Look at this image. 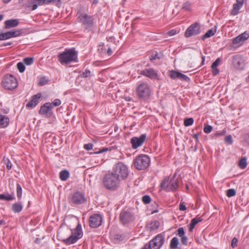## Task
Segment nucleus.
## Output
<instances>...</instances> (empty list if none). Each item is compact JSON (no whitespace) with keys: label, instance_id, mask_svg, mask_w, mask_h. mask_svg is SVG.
Wrapping results in <instances>:
<instances>
[{"label":"nucleus","instance_id":"obj_3","mask_svg":"<svg viewBox=\"0 0 249 249\" xmlns=\"http://www.w3.org/2000/svg\"><path fill=\"white\" fill-rule=\"evenodd\" d=\"M120 181L112 172L107 174L103 179L104 185L108 190H116L119 186Z\"/></svg>","mask_w":249,"mask_h":249},{"label":"nucleus","instance_id":"obj_27","mask_svg":"<svg viewBox=\"0 0 249 249\" xmlns=\"http://www.w3.org/2000/svg\"><path fill=\"white\" fill-rule=\"evenodd\" d=\"M15 199L13 194H0V200H5L7 201L13 200Z\"/></svg>","mask_w":249,"mask_h":249},{"label":"nucleus","instance_id":"obj_4","mask_svg":"<svg viewBox=\"0 0 249 249\" xmlns=\"http://www.w3.org/2000/svg\"><path fill=\"white\" fill-rule=\"evenodd\" d=\"M133 163L135 167L138 170H144L149 165L150 159L147 155H140L134 160Z\"/></svg>","mask_w":249,"mask_h":249},{"label":"nucleus","instance_id":"obj_42","mask_svg":"<svg viewBox=\"0 0 249 249\" xmlns=\"http://www.w3.org/2000/svg\"><path fill=\"white\" fill-rule=\"evenodd\" d=\"M243 42H244L243 40H242V39L241 38V37L238 36L232 39V43L233 44H237L242 43Z\"/></svg>","mask_w":249,"mask_h":249},{"label":"nucleus","instance_id":"obj_60","mask_svg":"<svg viewBox=\"0 0 249 249\" xmlns=\"http://www.w3.org/2000/svg\"><path fill=\"white\" fill-rule=\"evenodd\" d=\"M177 33V32L176 30H171L169 31H168L167 33V34L168 35H169V36H174L175 35H176Z\"/></svg>","mask_w":249,"mask_h":249},{"label":"nucleus","instance_id":"obj_33","mask_svg":"<svg viewBox=\"0 0 249 249\" xmlns=\"http://www.w3.org/2000/svg\"><path fill=\"white\" fill-rule=\"evenodd\" d=\"M17 195L18 199H20L22 197V188L20 185L18 184H17Z\"/></svg>","mask_w":249,"mask_h":249},{"label":"nucleus","instance_id":"obj_29","mask_svg":"<svg viewBox=\"0 0 249 249\" xmlns=\"http://www.w3.org/2000/svg\"><path fill=\"white\" fill-rule=\"evenodd\" d=\"M178 244V240L177 237H173L170 242V247L171 249H176Z\"/></svg>","mask_w":249,"mask_h":249},{"label":"nucleus","instance_id":"obj_12","mask_svg":"<svg viewBox=\"0 0 249 249\" xmlns=\"http://www.w3.org/2000/svg\"><path fill=\"white\" fill-rule=\"evenodd\" d=\"M102 221L103 217L100 214H93L89 218V226L91 228H97L102 224Z\"/></svg>","mask_w":249,"mask_h":249},{"label":"nucleus","instance_id":"obj_52","mask_svg":"<svg viewBox=\"0 0 249 249\" xmlns=\"http://www.w3.org/2000/svg\"><path fill=\"white\" fill-rule=\"evenodd\" d=\"M177 231H178V235L179 237L184 236V229L183 228H182V227L181 228H179L178 229Z\"/></svg>","mask_w":249,"mask_h":249},{"label":"nucleus","instance_id":"obj_32","mask_svg":"<svg viewBox=\"0 0 249 249\" xmlns=\"http://www.w3.org/2000/svg\"><path fill=\"white\" fill-rule=\"evenodd\" d=\"M34 61V57H26L23 59V62L26 65H32Z\"/></svg>","mask_w":249,"mask_h":249},{"label":"nucleus","instance_id":"obj_2","mask_svg":"<svg viewBox=\"0 0 249 249\" xmlns=\"http://www.w3.org/2000/svg\"><path fill=\"white\" fill-rule=\"evenodd\" d=\"M112 172L120 181L126 179L129 175L127 167L124 164L121 162L115 165Z\"/></svg>","mask_w":249,"mask_h":249},{"label":"nucleus","instance_id":"obj_35","mask_svg":"<svg viewBox=\"0 0 249 249\" xmlns=\"http://www.w3.org/2000/svg\"><path fill=\"white\" fill-rule=\"evenodd\" d=\"M247 165V160L246 158L241 159L239 163V166L241 169H245Z\"/></svg>","mask_w":249,"mask_h":249},{"label":"nucleus","instance_id":"obj_5","mask_svg":"<svg viewBox=\"0 0 249 249\" xmlns=\"http://www.w3.org/2000/svg\"><path fill=\"white\" fill-rule=\"evenodd\" d=\"M83 235L82 227L79 224L74 231H72L71 234L68 238L62 240L63 243L66 245H69L76 243L77 240L80 239Z\"/></svg>","mask_w":249,"mask_h":249},{"label":"nucleus","instance_id":"obj_17","mask_svg":"<svg viewBox=\"0 0 249 249\" xmlns=\"http://www.w3.org/2000/svg\"><path fill=\"white\" fill-rule=\"evenodd\" d=\"M170 76L173 79H179L182 81L188 82L190 78L186 75L182 74L178 71L172 70L170 71Z\"/></svg>","mask_w":249,"mask_h":249},{"label":"nucleus","instance_id":"obj_24","mask_svg":"<svg viewBox=\"0 0 249 249\" xmlns=\"http://www.w3.org/2000/svg\"><path fill=\"white\" fill-rule=\"evenodd\" d=\"M23 209V205L21 202H18L13 204L11 209L15 213H20Z\"/></svg>","mask_w":249,"mask_h":249},{"label":"nucleus","instance_id":"obj_64","mask_svg":"<svg viewBox=\"0 0 249 249\" xmlns=\"http://www.w3.org/2000/svg\"><path fill=\"white\" fill-rule=\"evenodd\" d=\"M142 249H151L150 245H148L147 244H146Z\"/></svg>","mask_w":249,"mask_h":249},{"label":"nucleus","instance_id":"obj_40","mask_svg":"<svg viewBox=\"0 0 249 249\" xmlns=\"http://www.w3.org/2000/svg\"><path fill=\"white\" fill-rule=\"evenodd\" d=\"M17 68L20 72H23L24 71L25 67L24 65L23 62H18L17 64Z\"/></svg>","mask_w":249,"mask_h":249},{"label":"nucleus","instance_id":"obj_21","mask_svg":"<svg viewBox=\"0 0 249 249\" xmlns=\"http://www.w3.org/2000/svg\"><path fill=\"white\" fill-rule=\"evenodd\" d=\"M141 73L151 79L156 78L158 77L157 73L152 69H146L142 71Z\"/></svg>","mask_w":249,"mask_h":249},{"label":"nucleus","instance_id":"obj_61","mask_svg":"<svg viewBox=\"0 0 249 249\" xmlns=\"http://www.w3.org/2000/svg\"><path fill=\"white\" fill-rule=\"evenodd\" d=\"M226 133V130L225 129H223L222 131L219 132L217 131L215 134V135L217 136H223Z\"/></svg>","mask_w":249,"mask_h":249},{"label":"nucleus","instance_id":"obj_57","mask_svg":"<svg viewBox=\"0 0 249 249\" xmlns=\"http://www.w3.org/2000/svg\"><path fill=\"white\" fill-rule=\"evenodd\" d=\"M84 147L85 149L87 150H90L93 148V144L92 143H89L88 144H85L84 146Z\"/></svg>","mask_w":249,"mask_h":249},{"label":"nucleus","instance_id":"obj_8","mask_svg":"<svg viewBox=\"0 0 249 249\" xmlns=\"http://www.w3.org/2000/svg\"><path fill=\"white\" fill-rule=\"evenodd\" d=\"M3 87L7 89L12 90L18 86L16 78L11 74L6 75L2 81Z\"/></svg>","mask_w":249,"mask_h":249},{"label":"nucleus","instance_id":"obj_22","mask_svg":"<svg viewBox=\"0 0 249 249\" xmlns=\"http://www.w3.org/2000/svg\"><path fill=\"white\" fill-rule=\"evenodd\" d=\"M18 20L17 19L7 20L4 22L5 28L6 29H10L15 27L18 25Z\"/></svg>","mask_w":249,"mask_h":249},{"label":"nucleus","instance_id":"obj_7","mask_svg":"<svg viewBox=\"0 0 249 249\" xmlns=\"http://www.w3.org/2000/svg\"><path fill=\"white\" fill-rule=\"evenodd\" d=\"M136 93L140 98H148L150 95V89L148 85L144 82L139 84L136 89Z\"/></svg>","mask_w":249,"mask_h":249},{"label":"nucleus","instance_id":"obj_30","mask_svg":"<svg viewBox=\"0 0 249 249\" xmlns=\"http://www.w3.org/2000/svg\"><path fill=\"white\" fill-rule=\"evenodd\" d=\"M10 38L12 37H17L19 36L21 34V31L19 30H11L9 31Z\"/></svg>","mask_w":249,"mask_h":249},{"label":"nucleus","instance_id":"obj_44","mask_svg":"<svg viewBox=\"0 0 249 249\" xmlns=\"http://www.w3.org/2000/svg\"><path fill=\"white\" fill-rule=\"evenodd\" d=\"M151 197L148 195H145L142 196V200L145 204H149L151 201Z\"/></svg>","mask_w":249,"mask_h":249},{"label":"nucleus","instance_id":"obj_39","mask_svg":"<svg viewBox=\"0 0 249 249\" xmlns=\"http://www.w3.org/2000/svg\"><path fill=\"white\" fill-rule=\"evenodd\" d=\"M227 196L229 197H231L235 196L236 191L234 189H230L227 191Z\"/></svg>","mask_w":249,"mask_h":249},{"label":"nucleus","instance_id":"obj_54","mask_svg":"<svg viewBox=\"0 0 249 249\" xmlns=\"http://www.w3.org/2000/svg\"><path fill=\"white\" fill-rule=\"evenodd\" d=\"M238 239L236 237H234L231 241V247L235 248L237 246Z\"/></svg>","mask_w":249,"mask_h":249},{"label":"nucleus","instance_id":"obj_63","mask_svg":"<svg viewBox=\"0 0 249 249\" xmlns=\"http://www.w3.org/2000/svg\"><path fill=\"white\" fill-rule=\"evenodd\" d=\"M195 227V225H194L193 224H192L191 223H190V224L189 225V231H193V230L194 229Z\"/></svg>","mask_w":249,"mask_h":249},{"label":"nucleus","instance_id":"obj_1","mask_svg":"<svg viewBox=\"0 0 249 249\" xmlns=\"http://www.w3.org/2000/svg\"><path fill=\"white\" fill-rule=\"evenodd\" d=\"M58 59L62 65H67L71 62H77L78 55L74 48L66 49L58 55Z\"/></svg>","mask_w":249,"mask_h":249},{"label":"nucleus","instance_id":"obj_14","mask_svg":"<svg viewBox=\"0 0 249 249\" xmlns=\"http://www.w3.org/2000/svg\"><path fill=\"white\" fill-rule=\"evenodd\" d=\"M200 33V27L199 24L196 23L191 25L186 31L185 36L189 37L191 36H196Z\"/></svg>","mask_w":249,"mask_h":249},{"label":"nucleus","instance_id":"obj_43","mask_svg":"<svg viewBox=\"0 0 249 249\" xmlns=\"http://www.w3.org/2000/svg\"><path fill=\"white\" fill-rule=\"evenodd\" d=\"M61 104V101L58 99H55L53 102L50 103L51 106L53 108L55 107H57L60 105Z\"/></svg>","mask_w":249,"mask_h":249},{"label":"nucleus","instance_id":"obj_28","mask_svg":"<svg viewBox=\"0 0 249 249\" xmlns=\"http://www.w3.org/2000/svg\"><path fill=\"white\" fill-rule=\"evenodd\" d=\"M69 176L70 174L67 170H63L60 173V178L61 180H66L69 178Z\"/></svg>","mask_w":249,"mask_h":249},{"label":"nucleus","instance_id":"obj_46","mask_svg":"<svg viewBox=\"0 0 249 249\" xmlns=\"http://www.w3.org/2000/svg\"><path fill=\"white\" fill-rule=\"evenodd\" d=\"M225 142L228 144H231L232 143V139L231 135H227L225 138Z\"/></svg>","mask_w":249,"mask_h":249},{"label":"nucleus","instance_id":"obj_59","mask_svg":"<svg viewBox=\"0 0 249 249\" xmlns=\"http://www.w3.org/2000/svg\"><path fill=\"white\" fill-rule=\"evenodd\" d=\"M107 150H108V149L107 148H103V149H100L99 151H98V152H94L93 153H91L90 154H100V153H102L104 152H106Z\"/></svg>","mask_w":249,"mask_h":249},{"label":"nucleus","instance_id":"obj_47","mask_svg":"<svg viewBox=\"0 0 249 249\" xmlns=\"http://www.w3.org/2000/svg\"><path fill=\"white\" fill-rule=\"evenodd\" d=\"M48 80L45 77H41L39 79V85L43 86L47 84Z\"/></svg>","mask_w":249,"mask_h":249},{"label":"nucleus","instance_id":"obj_16","mask_svg":"<svg viewBox=\"0 0 249 249\" xmlns=\"http://www.w3.org/2000/svg\"><path fill=\"white\" fill-rule=\"evenodd\" d=\"M53 109V108H52L50 103L47 102L41 106L40 110L38 111V113L42 115L51 116L53 114V112L52 111Z\"/></svg>","mask_w":249,"mask_h":249},{"label":"nucleus","instance_id":"obj_34","mask_svg":"<svg viewBox=\"0 0 249 249\" xmlns=\"http://www.w3.org/2000/svg\"><path fill=\"white\" fill-rule=\"evenodd\" d=\"M3 162L4 164L6 165V168L8 170H10L12 168V164L9 160L7 158L4 157L3 159Z\"/></svg>","mask_w":249,"mask_h":249},{"label":"nucleus","instance_id":"obj_9","mask_svg":"<svg viewBox=\"0 0 249 249\" xmlns=\"http://www.w3.org/2000/svg\"><path fill=\"white\" fill-rule=\"evenodd\" d=\"M87 201V198L85 194L80 192H76L73 193L70 199V203L74 205L84 204Z\"/></svg>","mask_w":249,"mask_h":249},{"label":"nucleus","instance_id":"obj_13","mask_svg":"<svg viewBox=\"0 0 249 249\" xmlns=\"http://www.w3.org/2000/svg\"><path fill=\"white\" fill-rule=\"evenodd\" d=\"M78 19L84 25L86 29L92 27L93 25V18L91 16L87 14H81L78 17Z\"/></svg>","mask_w":249,"mask_h":249},{"label":"nucleus","instance_id":"obj_10","mask_svg":"<svg viewBox=\"0 0 249 249\" xmlns=\"http://www.w3.org/2000/svg\"><path fill=\"white\" fill-rule=\"evenodd\" d=\"M164 242V237L161 234H159L147 244L150 245L151 249H160Z\"/></svg>","mask_w":249,"mask_h":249},{"label":"nucleus","instance_id":"obj_62","mask_svg":"<svg viewBox=\"0 0 249 249\" xmlns=\"http://www.w3.org/2000/svg\"><path fill=\"white\" fill-rule=\"evenodd\" d=\"M212 69L213 74L214 75H216L219 73V71L217 68H213V69Z\"/></svg>","mask_w":249,"mask_h":249},{"label":"nucleus","instance_id":"obj_49","mask_svg":"<svg viewBox=\"0 0 249 249\" xmlns=\"http://www.w3.org/2000/svg\"><path fill=\"white\" fill-rule=\"evenodd\" d=\"M33 5H34V4L32 3V0H30L28 1L27 3H26L25 5V8L28 9L29 10L31 11L35 10L36 9H33Z\"/></svg>","mask_w":249,"mask_h":249},{"label":"nucleus","instance_id":"obj_51","mask_svg":"<svg viewBox=\"0 0 249 249\" xmlns=\"http://www.w3.org/2000/svg\"><path fill=\"white\" fill-rule=\"evenodd\" d=\"M191 8V3L189 1L185 2L183 5L182 8L186 10H190Z\"/></svg>","mask_w":249,"mask_h":249},{"label":"nucleus","instance_id":"obj_50","mask_svg":"<svg viewBox=\"0 0 249 249\" xmlns=\"http://www.w3.org/2000/svg\"><path fill=\"white\" fill-rule=\"evenodd\" d=\"M221 60L220 58H217L216 60L213 63L211 66L212 69L217 68V66L219 64Z\"/></svg>","mask_w":249,"mask_h":249},{"label":"nucleus","instance_id":"obj_38","mask_svg":"<svg viewBox=\"0 0 249 249\" xmlns=\"http://www.w3.org/2000/svg\"><path fill=\"white\" fill-rule=\"evenodd\" d=\"M10 38L9 32L0 34V40H6Z\"/></svg>","mask_w":249,"mask_h":249},{"label":"nucleus","instance_id":"obj_37","mask_svg":"<svg viewBox=\"0 0 249 249\" xmlns=\"http://www.w3.org/2000/svg\"><path fill=\"white\" fill-rule=\"evenodd\" d=\"M151 227L150 229L151 230H155L157 229L160 225V223L159 221L156 220L154 221H153L150 224Z\"/></svg>","mask_w":249,"mask_h":249},{"label":"nucleus","instance_id":"obj_58","mask_svg":"<svg viewBox=\"0 0 249 249\" xmlns=\"http://www.w3.org/2000/svg\"><path fill=\"white\" fill-rule=\"evenodd\" d=\"M179 209L180 211H185L186 210V207L184 204V202H180L179 204Z\"/></svg>","mask_w":249,"mask_h":249},{"label":"nucleus","instance_id":"obj_6","mask_svg":"<svg viewBox=\"0 0 249 249\" xmlns=\"http://www.w3.org/2000/svg\"><path fill=\"white\" fill-rule=\"evenodd\" d=\"M135 219L133 210L131 208L123 209L120 214V220L123 225L132 222Z\"/></svg>","mask_w":249,"mask_h":249},{"label":"nucleus","instance_id":"obj_36","mask_svg":"<svg viewBox=\"0 0 249 249\" xmlns=\"http://www.w3.org/2000/svg\"><path fill=\"white\" fill-rule=\"evenodd\" d=\"M194 123V119L192 118H186L184 121V125L185 126H190Z\"/></svg>","mask_w":249,"mask_h":249},{"label":"nucleus","instance_id":"obj_20","mask_svg":"<svg viewBox=\"0 0 249 249\" xmlns=\"http://www.w3.org/2000/svg\"><path fill=\"white\" fill-rule=\"evenodd\" d=\"M244 4V0H236V3L233 5V8L231 11V15L235 16L239 13V10Z\"/></svg>","mask_w":249,"mask_h":249},{"label":"nucleus","instance_id":"obj_48","mask_svg":"<svg viewBox=\"0 0 249 249\" xmlns=\"http://www.w3.org/2000/svg\"><path fill=\"white\" fill-rule=\"evenodd\" d=\"M213 129V127L210 125H205L204 128V131L206 133H210Z\"/></svg>","mask_w":249,"mask_h":249},{"label":"nucleus","instance_id":"obj_26","mask_svg":"<svg viewBox=\"0 0 249 249\" xmlns=\"http://www.w3.org/2000/svg\"><path fill=\"white\" fill-rule=\"evenodd\" d=\"M170 186L168 187V191H175L178 187V183L177 179L173 178L170 180Z\"/></svg>","mask_w":249,"mask_h":249},{"label":"nucleus","instance_id":"obj_56","mask_svg":"<svg viewBox=\"0 0 249 249\" xmlns=\"http://www.w3.org/2000/svg\"><path fill=\"white\" fill-rule=\"evenodd\" d=\"M181 243L184 245H187V241H188V238L186 236H181Z\"/></svg>","mask_w":249,"mask_h":249},{"label":"nucleus","instance_id":"obj_19","mask_svg":"<svg viewBox=\"0 0 249 249\" xmlns=\"http://www.w3.org/2000/svg\"><path fill=\"white\" fill-rule=\"evenodd\" d=\"M41 94L38 93L32 97V99L26 104L27 107L33 108L35 107L38 103V99L41 97Z\"/></svg>","mask_w":249,"mask_h":249},{"label":"nucleus","instance_id":"obj_11","mask_svg":"<svg viewBox=\"0 0 249 249\" xmlns=\"http://www.w3.org/2000/svg\"><path fill=\"white\" fill-rule=\"evenodd\" d=\"M246 59L240 54L232 56V64L234 67L237 70H243L245 67Z\"/></svg>","mask_w":249,"mask_h":249},{"label":"nucleus","instance_id":"obj_55","mask_svg":"<svg viewBox=\"0 0 249 249\" xmlns=\"http://www.w3.org/2000/svg\"><path fill=\"white\" fill-rule=\"evenodd\" d=\"M114 240L117 241H120L123 239V237L120 234H116L114 235Z\"/></svg>","mask_w":249,"mask_h":249},{"label":"nucleus","instance_id":"obj_25","mask_svg":"<svg viewBox=\"0 0 249 249\" xmlns=\"http://www.w3.org/2000/svg\"><path fill=\"white\" fill-rule=\"evenodd\" d=\"M216 32V26H215L214 28H212L208 30L207 32L202 36V39L204 40L207 38H209L213 36L215 34Z\"/></svg>","mask_w":249,"mask_h":249},{"label":"nucleus","instance_id":"obj_23","mask_svg":"<svg viewBox=\"0 0 249 249\" xmlns=\"http://www.w3.org/2000/svg\"><path fill=\"white\" fill-rule=\"evenodd\" d=\"M9 123V118L0 113V128L6 127Z\"/></svg>","mask_w":249,"mask_h":249},{"label":"nucleus","instance_id":"obj_45","mask_svg":"<svg viewBox=\"0 0 249 249\" xmlns=\"http://www.w3.org/2000/svg\"><path fill=\"white\" fill-rule=\"evenodd\" d=\"M81 76L83 78L89 77L91 75V72L89 70H86L84 71L81 74Z\"/></svg>","mask_w":249,"mask_h":249},{"label":"nucleus","instance_id":"obj_31","mask_svg":"<svg viewBox=\"0 0 249 249\" xmlns=\"http://www.w3.org/2000/svg\"><path fill=\"white\" fill-rule=\"evenodd\" d=\"M168 183V178H165L160 183V187L164 190L168 191V187L167 186Z\"/></svg>","mask_w":249,"mask_h":249},{"label":"nucleus","instance_id":"obj_15","mask_svg":"<svg viewBox=\"0 0 249 249\" xmlns=\"http://www.w3.org/2000/svg\"><path fill=\"white\" fill-rule=\"evenodd\" d=\"M146 138V136L145 134L141 135L140 137H134L131 138L130 142L132 148L135 149L141 146L145 141Z\"/></svg>","mask_w":249,"mask_h":249},{"label":"nucleus","instance_id":"obj_53","mask_svg":"<svg viewBox=\"0 0 249 249\" xmlns=\"http://www.w3.org/2000/svg\"><path fill=\"white\" fill-rule=\"evenodd\" d=\"M159 58H160V57H159L158 53H153L150 56V60L151 61H153L154 60H156L157 59H159Z\"/></svg>","mask_w":249,"mask_h":249},{"label":"nucleus","instance_id":"obj_41","mask_svg":"<svg viewBox=\"0 0 249 249\" xmlns=\"http://www.w3.org/2000/svg\"><path fill=\"white\" fill-rule=\"evenodd\" d=\"M239 36L241 37V38L245 41L249 38V31H245Z\"/></svg>","mask_w":249,"mask_h":249},{"label":"nucleus","instance_id":"obj_18","mask_svg":"<svg viewBox=\"0 0 249 249\" xmlns=\"http://www.w3.org/2000/svg\"><path fill=\"white\" fill-rule=\"evenodd\" d=\"M58 1L61 2V0H32L33 5V9H36L38 6H41L44 4H48L51 2Z\"/></svg>","mask_w":249,"mask_h":249}]
</instances>
